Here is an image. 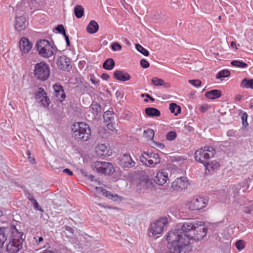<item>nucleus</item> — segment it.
I'll list each match as a JSON object with an SVG mask.
<instances>
[{
  "label": "nucleus",
  "instance_id": "obj_1",
  "mask_svg": "<svg viewBox=\"0 0 253 253\" xmlns=\"http://www.w3.org/2000/svg\"><path fill=\"white\" fill-rule=\"evenodd\" d=\"M208 229L202 222L187 221L169 232L167 240L170 253H186L190 251V240H201L206 235Z\"/></svg>",
  "mask_w": 253,
  "mask_h": 253
},
{
  "label": "nucleus",
  "instance_id": "obj_2",
  "mask_svg": "<svg viewBox=\"0 0 253 253\" xmlns=\"http://www.w3.org/2000/svg\"><path fill=\"white\" fill-rule=\"evenodd\" d=\"M11 239L6 246V251L9 253H17L22 249L24 234L19 231L15 226H11Z\"/></svg>",
  "mask_w": 253,
  "mask_h": 253
},
{
  "label": "nucleus",
  "instance_id": "obj_3",
  "mask_svg": "<svg viewBox=\"0 0 253 253\" xmlns=\"http://www.w3.org/2000/svg\"><path fill=\"white\" fill-rule=\"evenodd\" d=\"M72 131L75 139L77 140L87 141L91 134L89 126L84 122L74 124Z\"/></svg>",
  "mask_w": 253,
  "mask_h": 253
},
{
  "label": "nucleus",
  "instance_id": "obj_4",
  "mask_svg": "<svg viewBox=\"0 0 253 253\" xmlns=\"http://www.w3.org/2000/svg\"><path fill=\"white\" fill-rule=\"evenodd\" d=\"M215 153V150L213 147L206 146L204 148L199 149L195 152V159L204 165L210 158L214 156Z\"/></svg>",
  "mask_w": 253,
  "mask_h": 253
},
{
  "label": "nucleus",
  "instance_id": "obj_5",
  "mask_svg": "<svg viewBox=\"0 0 253 253\" xmlns=\"http://www.w3.org/2000/svg\"><path fill=\"white\" fill-rule=\"evenodd\" d=\"M39 54L44 58L51 57L54 54V48L52 45L46 40H41L36 44Z\"/></svg>",
  "mask_w": 253,
  "mask_h": 253
},
{
  "label": "nucleus",
  "instance_id": "obj_6",
  "mask_svg": "<svg viewBox=\"0 0 253 253\" xmlns=\"http://www.w3.org/2000/svg\"><path fill=\"white\" fill-rule=\"evenodd\" d=\"M139 160L142 163L150 167H154L161 162L159 155L151 152L143 151L139 156Z\"/></svg>",
  "mask_w": 253,
  "mask_h": 253
},
{
  "label": "nucleus",
  "instance_id": "obj_7",
  "mask_svg": "<svg viewBox=\"0 0 253 253\" xmlns=\"http://www.w3.org/2000/svg\"><path fill=\"white\" fill-rule=\"evenodd\" d=\"M168 222L167 218L163 217L152 222L148 228L149 236H150V234L153 236L161 234Z\"/></svg>",
  "mask_w": 253,
  "mask_h": 253
},
{
  "label": "nucleus",
  "instance_id": "obj_8",
  "mask_svg": "<svg viewBox=\"0 0 253 253\" xmlns=\"http://www.w3.org/2000/svg\"><path fill=\"white\" fill-rule=\"evenodd\" d=\"M35 77L39 80L45 81L50 75V69L48 65L44 62L37 63L34 70Z\"/></svg>",
  "mask_w": 253,
  "mask_h": 253
},
{
  "label": "nucleus",
  "instance_id": "obj_9",
  "mask_svg": "<svg viewBox=\"0 0 253 253\" xmlns=\"http://www.w3.org/2000/svg\"><path fill=\"white\" fill-rule=\"evenodd\" d=\"M92 168L94 171L104 174H110L115 171L112 164L105 162L96 161L92 165Z\"/></svg>",
  "mask_w": 253,
  "mask_h": 253
},
{
  "label": "nucleus",
  "instance_id": "obj_10",
  "mask_svg": "<svg viewBox=\"0 0 253 253\" xmlns=\"http://www.w3.org/2000/svg\"><path fill=\"white\" fill-rule=\"evenodd\" d=\"M208 200L202 197L193 198L187 202L186 206L190 211L200 210L205 208L208 204Z\"/></svg>",
  "mask_w": 253,
  "mask_h": 253
},
{
  "label": "nucleus",
  "instance_id": "obj_11",
  "mask_svg": "<svg viewBox=\"0 0 253 253\" xmlns=\"http://www.w3.org/2000/svg\"><path fill=\"white\" fill-rule=\"evenodd\" d=\"M35 99L38 103L43 107H48L50 103V99L42 88H39L35 94Z\"/></svg>",
  "mask_w": 253,
  "mask_h": 253
},
{
  "label": "nucleus",
  "instance_id": "obj_12",
  "mask_svg": "<svg viewBox=\"0 0 253 253\" xmlns=\"http://www.w3.org/2000/svg\"><path fill=\"white\" fill-rule=\"evenodd\" d=\"M189 185L187 178L185 177L177 178L171 184L172 188L176 191H180L186 189Z\"/></svg>",
  "mask_w": 253,
  "mask_h": 253
},
{
  "label": "nucleus",
  "instance_id": "obj_13",
  "mask_svg": "<svg viewBox=\"0 0 253 253\" xmlns=\"http://www.w3.org/2000/svg\"><path fill=\"white\" fill-rule=\"evenodd\" d=\"M119 165L123 167L130 168L134 167L135 163L129 154H123L118 159Z\"/></svg>",
  "mask_w": 253,
  "mask_h": 253
},
{
  "label": "nucleus",
  "instance_id": "obj_14",
  "mask_svg": "<svg viewBox=\"0 0 253 253\" xmlns=\"http://www.w3.org/2000/svg\"><path fill=\"white\" fill-rule=\"evenodd\" d=\"M19 48L23 56H26L32 47V44L30 42L28 39L22 38L19 42Z\"/></svg>",
  "mask_w": 253,
  "mask_h": 253
},
{
  "label": "nucleus",
  "instance_id": "obj_15",
  "mask_svg": "<svg viewBox=\"0 0 253 253\" xmlns=\"http://www.w3.org/2000/svg\"><path fill=\"white\" fill-rule=\"evenodd\" d=\"M169 179V173L166 169L159 171L154 180V182L160 185H163L166 183Z\"/></svg>",
  "mask_w": 253,
  "mask_h": 253
},
{
  "label": "nucleus",
  "instance_id": "obj_16",
  "mask_svg": "<svg viewBox=\"0 0 253 253\" xmlns=\"http://www.w3.org/2000/svg\"><path fill=\"white\" fill-rule=\"evenodd\" d=\"M27 26L25 18L23 16L16 14L15 17L14 27L18 31H21L25 29Z\"/></svg>",
  "mask_w": 253,
  "mask_h": 253
},
{
  "label": "nucleus",
  "instance_id": "obj_17",
  "mask_svg": "<svg viewBox=\"0 0 253 253\" xmlns=\"http://www.w3.org/2000/svg\"><path fill=\"white\" fill-rule=\"evenodd\" d=\"M53 88L56 99L60 102H62L66 97L63 87L59 84H56L53 86Z\"/></svg>",
  "mask_w": 253,
  "mask_h": 253
},
{
  "label": "nucleus",
  "instance_id": "obj_18",
  "mask_svg": "<svg viewBox=\"0 0 253 253\" xmlns=\"http://www.w3.org/2000/svg\"><path fill=\"white\" fill-rule=\"evenodd\" d=\"M70 60L66 55L60 56L57 61L58 67L63 70H68L69 67Z\"/></svg>",
  "mask_w": 253,
  "mask_h": 253
},
{
  "label": "nucleus",
  "instance_id": "obj_19",
  "mask_svg": "<svg viewBox=\"0 0 253 253\" xmlns=\"http://www.w3.org/2000/svg\"><path fill=\"white\" fill-rule=\"evenodd\" d=\"M113 77L116 80L122 82L128 81L131 78L129 74L124 72L121 70H116L114 72Z\"/></svg>",
  "mask_w": 253,
  "mask_h": 253
},
{
  "label": "nucleus",
  "instance_id": "obj_20",
  "mask_svg": "<svg viewBox=\"0 0 253 253\" xmlns=\"http://www.w3.org/2000/svg\"><path fill=\"white\" fill-rule=\"evenodd\" d=\"M96 189L98 192L101 193L109 199L113 200L114 201H116L118 199L119 196L117 194L113 195L111 192L102 187H96Z\"/></svg>",
  "mask_w": 253,
  "mask_h": 253
},
{
  "label": "nucleus",
  "instance_id": "obj_21",
  "mask_svg": "<svg viewBox=\"0 0 253 253\" xmlns=\"http://www.w3.org/2000/svg\"><path fill=\"white\" fill-rule=\"evenodd\" d=\"M96 152L98 155L106 156L109 155L108 148L105 144H101L98 145L96 148Z\"/></svg>",
  "mask_w": 253,
  "mask_h": 253
},
{
  "label": "nucleus",
  "instance_id": "obj_22",
  "mask_svg": "<svg viewBox=\"0 0 253 253\" xmlns=\"http://www.w3.org/2000/svg\"><path fill=\"white\" fill-rule=\"evenodd\" d=\"M205 96L208 98L215 99L221 96V92L218 89H213L207 91L205 94Z\"/></svg>",
  "mask_w": 253,
  "mask_h": 253
},
{
  "label": "nucleus",
  "instance_id": "obj_23",
  "mask_svg": "<svg viewBox=\"0 0 253 253\" xmlns=\"http://www.w3.org/2000/svg\"><path fill=\"white\" fill-rule=\"evenodd\" d=\"M99 26L94 20H91L86 27V30L89 34H94L98 30Z\"/></svg>",
  "mask_w": 253,
  "mask_h": 253
},
{
  "label": "nucleus",
  "instance_id": "obj_24",
  "mask_svg": "<svg viewBox=\"0 0 253 253\" xmlns=\"http://www.w3.org/2000/svg\"><path fill=\"white\" fill-rule=\"evenodd\" d=\"M145 112L147 116L151 117H159L161 115L160 111L158 109L153 107L146 108Z\"/></svg>",
  "mask_w": 253,
  "mask_h": 253
},
{
  "label": "nucleus",
  "instance_id": "obj_25",
  "mask_svg": "<svg viewBox=\"0 0 253 253\" xmlns=\"http://www.w3.org/2000/svg\"><path fill=\"white\" fill-rule=\"evenodd\" d=\"M8 229L5 228H0V249L3 247L7 237Z\"/></svg>",
  "mask_w": 253,
  "mask_h": 253
},
{
  "label": "nucleus",
  "instance_id": "obj_26",
  "mask_svg": "<svg viewBox=\"0 0 253 253\" xmlns=\"http://www.w3.org/2000/svg\"><path fill=\"white\" fill-rule=\"evenodd\" d=\"M137 184L140 188L146 189L149 186L151 183L148 178L142 177L137 181Z\"/></svg>",
  "mask_w": 253,
  "mask_h": 253
},
{
  "label": "nucleus",
  "instance_id": "obj_27",
  "mask_svg": "<svg viewBox=\"0 0 253 253\" xmlns=\"http://www.w3.org/2000/svg\"><path fill=\"white\" fill-rule=\"evenodd\" d=\"M204 166L207 169L210 171V170H214L217 169L219 168L220 165L217 162L213 161L211 163L207 162L204 165Z\"/></svg>",
  "mask_w": 253,
  "mask_h": 253
},
{
  "label": "nucleus",
  "instance_id": "obj_28",
  "mask_svg": "<svg viewBox=\"0 0 253 253\" xmlns=\"http://www.w3.org/2000/svg\"><path fill=\"white\" fill-rule=\"evenodd\" d=\"M115 63L112 58L107 59L103 64L102 67L104 69L108 70H112L115 67Z\"/></svg>",
  "mask_w": 253,
  "mask_h": 253
},
{
  "label": "nucleus",
  "instance_id": "obj_29",
  "mask_svg": "<svg viewBox=\"0 0 253 253\" xmlns=\"http://www.w3.org/2000/svg\"><path fill=\"white\" fill-rule=\"evenodd\" d=\"M84 9L82 6L78 5L74 8V13L77 18H81L84 15Z\"/></svg>",
  "mask_w": 253,
  "mask_h": 253
},
{
  "label": "nucleus",
  "instance_id": "obj_30",
  "mask_svg": "<svg viewBox=\"0 0 253 253\" xmlns=\"http://www.w3.org/2000/svg\"><path fill=\"white\" fill-rule=\"evenodd\" d=\"M169 110L172 113H173L175 115H177L178 114L181 112L180 107L178 106L176 103H171L169 105Z\"/></svg>",
  "mask_w": 253,
  "mask_h": 253
},
{
  "label": "nucleus",
  "instance_id": "obj_31",
  "mask_svg": "<svg viewBox=\"0 0 253 253\" xmlns=\"http://www.w3.org/2000/svg\"><path fill=\"white\" fill-rule=\"evenodd\" d=\"M104 122H112L114 120V113L111 111H107L103 115Z\"/></svg>",
  "mask_w": 253,
  "mask_h": 253
},
{
  "label": "nucleus",
  "instance_id": "obj_32",
  "mask_svg": "<svg viewBox=\"0 0 253 253\" xmlns=\"http://www.w3.org/2000/svg\"><path fill=\"white\" fill-rule=\"evenodd\" d=\"M241 86L242 87L253 89V79L248 80L247 79H244L242 81Z\"/></svg>",
  "mask_w": 253,
  "mask_h": 253
},
{
  "label": "nucleus",
  "instance_id": "obj_33",
  "mask_svg": "<svg viewBox=\"0 0 253 253\" xmlns=\"http://www.w3.org/2000/svg\"><path fill=\"white\" fill-rule=\"evenodd\" d=\"M230 72L227 70H223L219 72L216 76V79H220L221 78H226L230 76Z\"/></svg>",
  "mask_w": 253,
  "mask_h": 253
},
{
  "label": "nucleus",
  "instance_id": "obj_34",
  "mask_svg": "<svg viewBox=\"0 0 253 253\" xmlns=\"http://www.w3.org/2000/svg\"><path fill=\"white\" fill-rule=\"evenodd\" d=\"M231 64L232 66L241 68H246L248 67L247 63L239 60H233L231 62Z\"/></svg>",
  "mask_w": 253,
  "mask_h": 253
},
{
  "label": "nucleus",
  "instance_id": "obj_35",
  "mask_svg": "<svg viewBox=\"0 0 253 253\" xmlns=\"http://www.w3.org/2000/svg\"><path fill=\"white\" fill-rule=\"evenodd\" d=\"M135 47L137 51L140 52L143 55L148 56L149 55V52L140 44L138 43L135 44Z\"/></svg>",
  "mask_w": 253,
  "mask_h": 253
},
{
  "label": "nucleus",
  "instance_id": "obj_36",
  "mask_svg": "<svg viewBox=\"0 0 253 253\" xmlns=\"http://www.w3.org/2000/svg\"><path fill=\"white\" fill-rule=\"evenodd\" d=\"M152 83L156 86H161L165 84V81L163 80L157 78H153L152 79Z\"/></svg>",
  "mask_w": 253,
  "mask_h": 253
},
{
  "label": "nucleus",
  "instance_id": "obj_37",
  "mask_svg": "<svg viewBox=\"0 0 253 253\" xmlns=\"http://www.w3.org/2000/svg\"><path fill=\"white\" fill-rule=\"evenodd\" d=\"M122 47V45L117 42H112L111 44V48L114 51H120Z\"/></svg>",
  "mask_w": 253,
  "mask_h": 253
},
{
  "label": "nucleus",
  "instance_id": "obj_38",
  "mask_svg": "<svg viewBox=\"0 0 253 253\" xmlns=\"http://www.w3.org/2000/svg\"><path fill=\"white\" fill-rule=\"evenodd\" d=\"M176 137V133L174 131H169L166 135V138L168 140L172 141L175 139Z\"/></svg>",
  "mask_w": 253,
  "mask_h": 253
},
{
  "label": "nucleus",
  "instance_id": "obj_39",
  "mask_svg": "<svg viewBox=\"0 0 253 253\" xmlns=\"http://www.w3.org/2000/svg\"><path fill=\"white\" fill-rule=\"evenodd\" d=\"M91 108L94 111V113H95L96 115L100 112L101 110L100 105L97 103H92L91 104Z\"/></svg>",
  "mask_w": 253,
  "mask_h": 253
},
{
  "label": "nucleus",
  "instance_id": "obj_40",
  "mask_svg": "<svg viewBox=\"0 0 253 253\" xmlns=\"http://www.w3.org/2000/svg\"><path fill=\"white\" fill-rule=\"evenodd\" d=\"M235 247L238 250L241 251L245 248V243L243 240H238L235 243Z\"/></svg>",
  "mask_w": 253,
  "mask_h": 253
},
{
  "label": "nucleus",
  "instance_id": "obj_41",
  "mask_svg": "<svg viewBox=\"0 0 253 253\" xmlns=\"http://www.w3.org/2000/svg\"><path fill=\"white\" fill-rule=\"evenodd\" d=\"M144 133L149 139H151L154 136V131L151 128H148L144 131Z\"/></svg>",
  "mask_w": 253,
  "mask_h": 253
},
{
  "label": "nucleus",
  "instance_id": "obj_42",
  "mask_svg": "<svg viewBox=\"0 0 253 253\" xmlns=\"http://www.w3.org/2000/svg\"><path fill=\"white\" fill-rule=\"evenodd\" d=\"M248 115L247 113L245 112L242 114L241 116V119L242 121V125L244 127H246L248 126V123L247 122Z\"/></svg>",
  "mask_w": 253,
  "mask_h": 253
},
{
  "label": "nucleus",
  "instance_id": "obj_43",
  "mask_svg": "<svg viewBox=\"0 0 253 253\" xmlns=\"http://www.w3.org/2000/svg\"><path fill=\"white\" fill-rule=\"evenodd\" d=\"M244 212L247 214H251L253 212V203H252L249 206L245 207Z\"/></svg>",
  "mask_w": 253,
  "mask_h": 253
},
{
  "label": "nucleus",
  "instance_id": "obj_44",
  "mask_svg": "<svg viewBox=\"0 0 253 253\" xmlns=\"http://www.w3.org/2000/svg\"><path fill=\"white\" fill-rule=\"evenodd\" d=\"M55 29L60 33L64 35L66 34L65 30L62 25H58Z\"/></svg>",
  "mask_w": 253,
  "mask_h": 253
},
{
  "label": "nucleus",
  "instance_id": "obj_45",
  "mask_svg": "<svg viewBox=\"0 0 253 253\" xmlns=\"http://www.w3.org/2000/svg\"><path fill=\"white\" fill-rule=\"evenodd\" d=\"M31 202L32 203V204L33 205V207H34L35 210L39 211H41L42 212L43 211V210L42 209V208H41L40 207L38 202L35 199L34 200H33V201H32Z\"/></svg>",
  "mask_w": 253,
  "mask_h": 253
},
{
  "label": "nucleus",
  "instance_id": "obj_46",
  "mask_svg": "<svg viewBox=\"0 0 253 253\" xmlns=\"http://www.w3.org/2000/svg\"><path fill=\"white\" fill-rule=\"evenodd\" d=\"M189 83L194 86H199L201 84V82L199 80H189Z\"/></svg>",
  "mask_w": 253,
  "mask_h": 253
},
{
  "label": "nucleus",
  "instance_id": "obj_47",
  "mask_svg": "<svg viewBox=\"0 0 253 253\" xmlns=\"http://www.w3.org/2000/svg\"><path fill=\"white\" fill-rule=\"evenodd\" d=\"M140 63L141 66L143 68H147L150 66L149 63L144 59H141Z\"/></svg>",
  "mask_w": 253,
  "mask_h": 253
},
{
  "label": "nucleus",
  "instance_id": "obj_48",
  "mask_svg": "<svg viewBox=\"0 0 253 253\" xmlns=\"http://www.w3.org/2000/svg\"><path fill=\"white\" fill-rule=\"evenodd\" d=\"M90 80L92 84H94L96 86H98L99 84V81L98 80L96 79L93 75H90Z\"/></svg>",
  "mask_w": 253,
  "mask_h": 253
},
{
  "label": "nucleus",
  "instance_id": "obj_49",
  "mask_svg": "<svg viewBox=\"0 0 253 253\" xmlns=\"http://www.w3.org/2000/svg\"><path fill=\"white\" fill-rule=\"evenodd\" d=\"M25 195L27 199L31 202L35 200L33 195L32 193H30L29 192H27Z\"/></svg>",
  "mask_w": 253,
  "mask_h": 253
},
{
  "label": "nucleus",
  "instance_id": "obj_50",
  "mask_svg": "<svg viewBox=\"0 0 253 253\" xmlns=\"http://www.w3.org/2000/svg\"><path fill=\"white\" fill-rule=\"evenodd\" d=\"M251 181V179H250L249 178H247V179H245L243 182V185H242V186L243 187H245V186H249L250 182Z\"/></svg>",
  "mask_w": 253,
  "mask_h": 253
},
{
  "label": "nucleus",
  "instance_id": "obj_51",
  "mask_svg": "<svg viewBox=\"0 0 253 253\" xmlns=\"http://www.w3.org/2000/svg\"><path fill=\"white\" fill-rule=\"evenodd\" d=\"M82 173L85 176H88L89 178L92 180L93 178H94V176L92 175H88L87 172L83 170H81Z\"/></svg>",
  "mask_w": 253,
  "mask_h": 253
},
{
  "label": "nucleus",
  "instance_id": "obj_52",
  "mask_svg": "<svg viewBox=\"0 0 253 253\" xmlns=\"http://www.w3.org/2000/svg\"><path fill=\"white\" fill-rule=\"evenodd\" d=\"M27 154L29 155V161L32 163V164H34V163H35V160L34 158H32L30 155H31V153L29 151H27Z\"/></svg>",
  "mask_w": 253,
  "mask_h": 253
},
{
  "label": "nucleus",
  "instance_id": "obj_53",
  "mask_svg": "<svg viewBox=\"0 0 253 253\" xmlns=\"http://www.w3.org/2000/svg\"><path fill=\"white\" fill-rule=\"evenodd\" d=\"M65 229L66 230H67V231L69 232L70 233H71V234H73L74 233V229L71 227H70V226H65L64 227Z\"/></svg>",
  "mask_w": 253,
  "mask_h": 253
},
{
  "label": "nucleus",
  "instance_id": "obj_54",
  "mask_svg": "<svg viewBox=\"0 0 253 253\" xmlns=\"http://www.w3.org/2000/svg\"><path fill=\"white\" fill-rule=\"evenodd\" d=\"M101 77V78L104 80H107L110 77L109 75L106 73L102 74Z\"/></svg>",
  "mask_w": 253,
  "mask_h": 253
},
{
  "label": "nucleus",
  "instance_id": "obj_55",
  "mask_svg": "<svg viewBox=\"0 0 253 253\" xmlns=\"http://www.w3.org/2000/svg\"><path fill=\"white\" fill-rule=\"evenodd\" d=\"M63 36L65 38V40L66 42L67 46H69L70 45V42L69 38L68 36L66 35V34L65 35H63Z\"/></svg>",
  "mask_w": 253,
  "mask_h": 253
},
{
  "label": "nucleus",
  "instance_id": "obj_56",
  "mask_svg": "<svg viewBox=\"0 0 253 253\" xmlns=\"http://www.w3.org/2000/svg\"><path fill=\"white\" fill-rule=\"evenodd\" d=\"M63 172L67 173L69 175H72L73 174V172L69 169H63Z\"/></svg>",
  "mask_w": 253,
  "mask_h": 253
},
{
  "label": "nucleus",
  "instance_id": "obj_57",
  "mask_svg": "<svg viewBox=\"0 0 253 253\" xmlns=\"http://www.w3.org/2000/svg\"><path fill=\"white\" fill-rule=\"evenodd\" d=\"M112 122H109L108 124L107 125V126L108 128L109 129H110L111 130H113L115 128L114 127L113 124H112Z\"/></svg>",
  "mask_w": 253,
  "mask_h": 253
},
{
  "label": "nucleus",
  "instance_id": "obj_58",
  "mask_svg": "<svg viewBox=\"0 0 253 253\" xmlns=\"http://www.w3.org/2000/svg\"><path fill=\"white\" fill-rule=\"evenodd\" d=\"M34 240H36V242L37 244H39L40 243L43 241V238L42 237H40L39 238L38 240H37L36 238H34Z\"/></svg>",
  "mask_w": 253,
  "mask_h": 253
},
{
  "label": "nucleus",
  "instance_id": "obj_59",
  "mask_svg": "<svg viewBox=\"0 0 253 253\" xmlns=\"http://www.w3.org/2000/svg\"><path fill=\"white\" fill-rule=\"evenodd\" d=\"M234 134V132L232 130H229L227 132V135L229 136H233Z\"/></svg>",
  "mask_w": 253,
  "mask_h": 253
},
{
  "label": "nucleus",
  "instance_id": "obj_60",
  "mask_svg": "<svg viewBox=\"0 0 253 253\" xmlns=\"http://www.w3.org/2000/svg\"><path fill=\"white\" fill-rule=\"evenodd\" d=\"M242 98V96L241 95L238 94L235 97V100L237 101H239L241 100Z\"/></svg>",
  "mask_w": 253,
  "mask_h": 253
},
{
  "label": "nucleus",
  "instance_id": "obj_61",
  "mask_svg": "<svg viewBox=\"0 0 253 253\" xmlns=\"http://www.w3.org/2000/svg\"><path fill=\"white\" fill-rule=\"evenodd\" d=\"M156 145L160 149H163L165 147V145L162 143H156Z\"/></svg>",
  "mask_w": 253,
  "mask_h": 253
},
{
  "label": "nucleus",
  "instance_id": "obj_62",
  "mask_svg": "<svg viewBox=\"0 0 253 253\" xmlns=\"http://www.w3.org/2000/svg\"><path fill=\"white\" fill-rule=\"evenodd\" d=\"M146 97L147 98H149L151 101H154L155 100V99L154 98H153L152 96H151L149 94H146Z\"/></svg>",
  "mask_w": 253,
  "mask_h": 253
},
{
  "label": "nucleus",
  "instance_id": "obj_63",
  "mask_svg": "<svg viewBox=\"0 0 253 253\" xmlns=\"http://www.w3.org/2000/svg\"><path fill=\"white\" fill-rule=\"evenodd\" d=\"M41 253H54L52 251H51L50 250L46 249Z\"/></svg>",
  "mask_w": 253,
  "mask_h": 253
},
{
  "label": "nucleus",
  "instance_id": "obj_64",
  "mask_svg": "<svg viewBox=\"0 0 253 253\" xmlns=\"http://www.w3.org/2000/svg\"><path fill=\"white\" fill-rule=\"evenodd\" d=\"M231 46L233 48H234L235 47V48L237 49V46H236V42H231Z\"/></svg>",
  "mask_w": 253,
  "mask_h": 253
}]
</instances>
